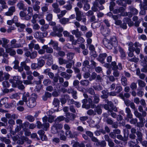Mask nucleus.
Instances as JSON below:
<instances>
[{
    "label": "nucleus",
    "instance_id": "32",
    "mask_svg": "<svg viewBox=\"0 0 147 147\" xmlns=\"http://www.w3.org/2000/svg\"><path fill=\"white\" fill-rule=\"evenodd\" d=\"M17 6L18 8L20 10H26V8H24V5L22 1H20L17 4Z\"/></svg>",
    "mask_w": 147,
    "mask_h": 147
},
{
    "label": "nucleus",
    "instance_id": "39",
    "mask_svg": "<svg viewBox=\"0 0 147 147\" xmlns=\"http://www.w3.org/2000/svg\"><path fill=\"white\" fill-rule=\"evenodd\" d=\"M127 44L128 46L129 51H135V48L133 47L134 45L133 43L131 42H129Z\"/></svg>",
    "mask_w": 147,
    "mask_h": 147
},
{
    "label": "nucleus",
    "instance_id": "5",
    "mask_svg": "<svg viewBox=\"0 0 147 147\" xmlns=\"http://www.w3.org/2000/svg\"><path fill=\"white\" fill-rule=\"evenodd\" d=\"M20 79L21 77L20 76H15L13 79H10L9 81L12 84V86L13 87H16L17 84L23 83V82L20 80Z\"/></svg>",
    "mask_w": 147,
    "mask_h": 147
},
{
    "label": "nucleus",
    "instance_id": "15",
    "mask_svg": "<svg viewBox=\"0 0 147 147\" xmlns=\"http://www.w3.org/2000/svg\"><path fill=\"white\" fill-rule=\"evenodd\" d=\"M34 77L32 75L28 76L27 77V80H24L23 82L26 85H30L32 84V80H33Z\"/></svg>",
    "mask_w": 147,
    "mask_h": 147
},
{
    "label": "nucleus",
    "instance_id": "20",
    "mask_svg": "<svg viewBox=\"0 0 147 147\" xmlns=\"http://www.w3.org/2000/svg\"><path fill=\"white\" fill-rule=\"evenodd\" d=\"M17 41L16 39H14L12 40L10 42V46L11 48H17L20 47V45L16 43Z\"/></svg>",
    "mask_w": 147,
    "mask_h": 147
},
{
    "label": "nucleus",
    "instance_id": "7",
    "mask_svg": "<svg viewBox=\"0 0 147 147\" xmlns=\"http://www.w3.org/2000/svg\"><path fill=\"white\" fill-rule=\"evenodd\" d=\"M29 96V94L28 92L24 93L23 95L22 98V100H20L16 105L17 106L19 105H23L25 102L26 104V102H27V98Z\"/></svg>",
    "mask_w": 147,
    "mask_h": 147
},
{
    "label": "nucleus",
    "instance_id": "4",
    "mask_svg": "<svg viewBox=\"0 0 147 147\" xmlns=\"http://www.w3.org/2000/svg\"><path fill=\"white\" fill-rule=\"evenodd\" d=\"M83 104L82 107L86 109H88L92 106L93 104L92 99L91 98H89L88 100L87 99H84L82 100Z\"/></svg>",
    "mask_w": 147,
    "mask_h": 147
},
{
    "label": "nucleus",
    "instance_id": "18",
    "mask_svg": "<svg viewBox=\"0 0 147 147\" xmlns=\"http://www.w3.org/2000/svg\"><path fill=\"white\" fill-rule=\"evenodd\" d=\"M140 57L141 59V63L143 64L144 66H147V57H144V56L142 54L140 55Z\"/></svg>",
    "mask_w": 147,
    "mask_h": 147
},
{
    "label": "nucleus",
    "instance_id": "29",
    "mask_svg": "<svg viewBox=\"0 0 147 147\" xmlns=\"http://www.w3.org/2000/svg\"><path fill=\"white\" fill-rule=\"evenodd\" d=\"M6 51L7 53H9L10 55L12 56L15 55L16 53L15 50L10 48H6Z\"/></svg>",
    "mask_w": 147,
    "mask_h": 147
},
{
    "label": "nucleus",
    "instance_id": "2",
    "mask_svg": "<svg viewBox=\"0 0 147 147\" xmlns=\"http://www.w3.org/2000/svg\"><path fill=\"white\" fill-rule=\"evenodd\" d=\"M37 98L36 95L32 94L26 102V105L28 107L30 108L34 107L36 105V99Z\"/></svg>",
    "mask_w": 147,
    "mask_h": 147
},
{
    "label": "nucleus",
    "instance_id": "60",
    "mask_svg": "<svg viewBox=\"0 0 147 147\" xmlns=\"http://www.w3.org/2000/svg\"><path fill=\"white\" fill-rule=\"evenodd\" d=\"M94 102L95 103H97L99 101L98 96V95L95 94L94 96Z\"/></svg>",
    "mask_w": 147,
    "mask_h": 147
},
{
    "label": "nucleus",
    "instance_id": "58",
    "mask_svg": "<svg viewBox=\"0 0 147 147\" xmlns=\"http://www.w3.org/2000/svg\"><path fill=\"white\" fill-rule=\"evenodd\" d=\"M65 117L63 116L58 117L55 120V121L59 122L65 119Z\"/></svg>",
    "mask_w": 147,
    "mask_h": 147
},
{
    "label": "nucleus",
    "instance_id": "50",
    "mask_svg": "<svg viewBox=\"0 0 147 147\" xmlns=\"http://www.w3.org/2000/svg\"><path fill=\"white\" fill-rule=\"evenodd\" d=\"M138 85L140 87H145L146 85L145 83L141 80H138Z\"/></svg>",
    "mask_w": 147,
    "mask_h": 147
},
{
    "label": "nucleus",
    "instance_id": "43",
    "mask_svg": "<svg viewBox=\"0 0 147 147\" xmlns=\"http://www.w3.org/2000/svg\"><path fill=\"white\" fill-rule=\"evenodd\" d=\"M61 75L64 78H66L67 80L69 79L71 76V75H69L67 74L65 72H63L61 73Z\"/></svg>",
    "mask_w": 147,
    "mask_h": 147
},
{
    "label": "nucleus",
    "instance_id": "63",
    "mask_svg": "<svg viewBox=\"0 0 147 147\" xmlns=\"http://www.w3.org/2000/svg\"><path fill=\"white\" fill-rule=\"evenodd\" d=\"M51 132L53 134H55L57 132L58 133V130L54 124L51 127Z\"/></svg>",
    "mask_w": 147,
    "mask_h": 147
},
{
    "label": "nucleus",
    "instance_id": "47",
    "mask_svg": "<svg viewBox=\"0 0 147 147\" xmlns=\"http://www.w3.org/2000/svg\"><path fill=\"white\" fill-rule=\"evenodd\" d=\"M19 15L21 17L24 18L26 20H29L30 19H26V17L27 16V14L24 11H20V12Z\"/></svg>",
    "mask_w": 147,
    "mask_h": 147
},
{
    "label": "nucleus",
    "instance_id": "40",
    "mask_svg": "<svg viewBox=\"0 0 147 147\" xmlns=\"http://www.w3.org/2000/svg\"><path fill=\"white\" fill-rule=\"evenodd\" d=\"M121 83L124 86H126L127 85V79L124 76H123L121 77Z\"/></svg>",
    "mask_w": 147,
    "mask_h": 147
},
{
    "label": "nucleus",
    "instance_id": "48",
    "mask_svg": "<svg viewBox=\"0 0 147 147\" xmlns=\"http://www.w3.org/2000/svg\"><path fill=\"white\" fill-rule=\"evenodd\" d=\"M25 118L30 122H33L34 120V118L31 115H28L25 117Z\"/></svg>",
    "mask_w": 147,
    "mask_h": 147
},
{
    "label": "nucleus",
    "instance_id": "36",
    "mask_svg": "<svg viewBox=\"0 0 147 147\" xmlns=\"http://www.w3.org/2000/svg\"><path fill=\"white\" fill-rule=\"evenodd\" d=\"M125 10V8L123 7H120L119 9H117L113 11L114 13L116 14L122 12Z\"/></svg>",
    "mask_w": 147,
    "mask_h": 147
},
{
    "label": "nucleus",
    "instance_id": "10",
    "mask_svg": "<svg viewBox=\"0 0 147 147\" xmlns=\"http://www.w3.org/2000/svg\"><path fill=\"white\" fill-rule=\"evenodd\" d=\"M143 4L141 0H136V2L140 3L139 6L141 9L147 10V0H143Z\"/></svg>",
    "mask_w": 147,
    "mask_h": 147
},
{
    "label": "nucleus",
    "instance_id": "42",
    "mask_svg": "<svg viewBox=\"0 0 147 147\" xmlns=\"http://www.w3.org/2000/svg\"><path fill=\"white\" fill-rule=\"evenodd\" d=\"M21 65L23 67L25 70L26 71H29L30 69V67L26 65V63L25 62H22L20 63Z\"/></svg>",
    "mask_w": 147,
    "mask_h": 147
},
{
    "label": "nucleus",
    "instance_id": "46",
    "mask_svg": "<svg viewBox=\"0 0 147 147\" xmlns=\"http://www.w3.org/2000/svg\"><path fill=\"white\" fill-rule=\"evenodd\" d=\"M136 134L137 136V139L140 142L142 140V134L140 132L137 131Z\"/></svg>",
    "mask_w": 147,
    "mask_h": 147
},
{
    "label": "nucleus",
    "instance_id": "59",
    "mask_svg": "<svg viewBox=\"0 0 147 147\" xmlns=\"http://www.w3.org/2000/svg\"><path fill=\"white\" fill-rule=\"evenodd\" d=\"M111 65L112 66V69L113 70H115L118 69V66L117 65V64L115 61H113L111 63Z\"/></svg>",
    "mask_w": 147,
    "mask_h": 147
},
{
    "label": "nucleus",
    "instance_id": "19",
    "mask_svg": "<svg viewBox=\"0 0 147 147\" xmlns=\"http://www.w3.org/2000/svg\"><path fill=\"white\" fill-rule=\"evenodd\" d=\"M27 140V138L24 136H22L20 137H19L17 142V144L19 145H22L24 143L25 140Z\"/></svg>",
    "mask_w": 147,
    "mask_h": 147
},
{
    "label": "nucleus",
    "instance_id": "11",
    "mask_svg": "<svg viewBox=\"0 0 147 147\" xmlns=\"http://www.w3.org/2000/svg\"><path fill=\"white\" fill-rule=\"evenodd\" d=\"M15 11L16 9L15 6H11L8 9V11L5 12V15L7 16H11Z\"/></svg>",
    "mask_w": 147,
    "mask_h": 147
},
{
    "label": "nucleus",
    "instance_id": "30",
    "mask_svg": "<svg viewBox=\"0 0 147 147\" xmlns=\"http://www.w3.org/2000/svg\"><path fill=\"white\" fill-rule=\"evenodd\" d=\"M5 116L8 119L12 118L13 119H17L18 116L15 114L11 115L9 113H7L5 114Z\"/></svg>",
    "mask_w": 147,
    "mask_h": 147
},
{
    "label": "nucleus",
    "instance_id": "56",
    "mask_svg": "<svg viewBox=\"0 0 147 147\" xmlns=\"http://www.w3.org/2000/svg\"><path fill=\"white\" fill-rule=\"evenodd\" d=\"M69 21V18H63L60 19V22L62 24H66Z\"/></svg>",
    "mask_w": 147,
    "mask_h": 147
},
{
    "label": "nucleus",
    "instance_id": "27",
    "mask_svg": "<svg viewBox=\"0 0 147 147\" xmlns=\"http://www.w3.org/2000/svg\"><path fill=\"white\" fill-rule=\"evenodd\" d=\"M70 1H68L67 3L68 4L64 5L63 7V8L64 9H65L67 10L70 11L71 10L72 8V6L71 4L70 3Z\"/></svg>",
    "mask_w": 147,
    "mask_h": 147
},
{
    "label": "nucleus",
    "instance_id": "14",
    "mask_svg": "<svg viewBox=\"0 0 147 147\" xmlns=\"http://www.w3.org/2000/svg\"><path fill=\"white\" fill-rule=\"evenodd\" d=\"M52 6L53 8V11L54 12L57 13H60L61 10L57 3H53L52 4Z\"/></svg>",
    "mask_w": 147,
    "mask_h": 147
},
{
    "label": "nucleus",
    "instance_id": "6",
    "mask_svg": "<svg viewBox=\"0 0 147 147\" xmlns=\"http://www.w3.org/2000/svg\"><path fill=\"white\" fill-rule=\"evenodd\" d=\"M129 9L130 12H125L123 15V16H128L129 17H131L132 15H136L138 13V11L135 8L132 6H129Z\"/></svg>",
    "mask_w": 147,
    "mask_h": 147
},
{
    "label": "nucleus",
    "instance_id": "35",
    "mask_svg": "<svg viewBox=\"0 0 147 147\" xmlns=\"http://www.w3.org/2000/svg\"><path fill=\"white\" fill-rule=\"evenodd\" d=\"M43 58L47 59V61L50 63H52L53 62V56L49 54L43 57Z\"/></svg>",
    "mask_w": 147,
    "mask_h": 147
},
{
    "label": "nucleus",
    "instance_id": "22",
    "mask_svg": "<svg viewBox=\"0 0 147 147\" xmlns=\"http://www.w3.org/2000/svg\"><path fill=\"white\" fill-rule=\"evenodd\" d=\"M109 40H110V42L112 44L113 47L116 46L117 44L118 41L117 38L115 36H113Z\"/></svg>",
    "mask_w": 147,
    "mask_h": 147
},
{
    "label": "nucleus",
    "instance_id": "34",
    "mask_svg": "<svg viewBox=\"0 0 147 147\" xmlns=\"http://www.w3.org/2000/svg\"><path fill=\"white\" fill-rule=\"evenodd\" d=\"M93 6L92 7V9L93 11H96L98 10L97 7H98L99 4L96 1L94 2L93 4Z\"/></svg>",
    "mask_w": 147,
    "mask_h": 147
},
{
    "label": "nucleus",
    "instance_id": "38",
    "mask_svg": "<svg viewBox=\"0 0 147 147\" xmlns=\"http://www.w3.org/2000/svg\"><path fill=\"white\" fill-rule=\"evenodd\" d=\"M66 116L70 120H73L75 118V115L72 113H68L66 114Z\"/></svg>",
    "mask_w": 147,
    "mask_h": 147
},
{
    "label": "nucleus",
    "instance_id": "23",
    "mask_svg": "<svg viewBox=\"0 0 147 147\" xmlns=\"http://www.w3.org/2000/svg\"><path fill=\"white\" fill-rule=\"evenodd\" d=\"M0 140L3 142H4L6 144H8L11 143V140L6 137H0Z\"/></svg>",
    "mask_w": 147,
    "mask_h": 147
},
{
    "label": "nucleus",
    "instance_id": "44",
    "mask_svg": "<svg viewBox=\"0 0 147 147\" xmlns=\"http://www.w3.org/2000/svg\"><path fill=\"white\" fill-rule=\"evenodd\" d=\"M2 40L3 43L2 45V46L6 49L7 47V46L6 45V44L9 42V40L5 38H2Z\"/></svg>",
    "mask_w": 147,
    "mask_h": 147
},
{
    "label": "nucleus",
    "instance_id": "45",
    "mask_svg": "<svg viewBox=\"0 0 147 147\" xmlns=\"http://www.w3.org/2000/svg\"><path fill=\"white\" fill-rule=\"evenodd\" d=\"M80 83L82 86H86L89 84V82L88 80H82L80 81Z\"/></svg>",
    "mask_w": 147,
    "mask_h": 147
},
{
    "label": "nucleus",
    "instance_id": "9",
    "mask_svg": "<svg viewBox=\"0 0 147 147\" xmlns=\"http://www.w3.org/2000/svg\"><path fill=\"white\" fill-rule=\"evenodd\" d=\"M47 32H41L38 31L34 33V36L35 38L39 39L45 37L47 35Z\"/></svg>",
    "mask_w": 147,
    "mask_h": 147
},
{
    "label": "nucleus",
    "instance_id": "51",
    "mask_svg": "<svg viewBox=\"0 0 147 147\" xmlns=\"http://www.w3.org/2000/svg\"><path fill=\"white\" fill-rule=\"evenodd\" d=\"M37 55V53L36 51H34L30 53V57L31 59L35 58Z\"/></svg>",
    "mask_w": 147,
    "mask_h": 147
},
{
    "label": "nucleus",
    "instance_id": "1",
    "mask_svg": "<svg viewBox=\"0 0 147 147\" xmlns=\"http://www.w3.org/2000/svg\"><path fill=\"white\" fill-rule=\"evenodd\" d=\"M74 10L76 12V17L74 14H72L71 15L69 19H72L75 18L78 21L80 22L82 20V22L84 24H85L86 22V19L85 17L82 18V16L83 15L82 12L80 10L78 7H75L74 8Z\"/></svg>",
    "mask_w": 147,
    "mask_h": 147
},
{
    "label": "nucleus",
    "instance_id": "53",
    "mask_svg": "<svg viewBox=\"0 0 147 147\" xmlns=\"http://www.w3.org/2000/svg\"><path fill=\"white\" fill-rule=\"evenodd\" d=\"M67 59L69 60H71L73 59L74 54L71 53H69L67 55Z\"/></svg>",
    "mask_w": 147,
    "mask_h": 147
},
{
    "label": "nucleus",
    "instance_id": "13",
    "mask_svg": "<svg viewBox=\"0 0 147 147\" xmlns=\"http://www.w3.org/2000/svg\"><path fill=\"white\" fill-rule=\"evenodd\" d=\"M103 43L105 46L108 49H111L113 47V45L110 42V40L109 39H105L103 40Z\"/></svg>",
    "mask_w": 147,
    "mask_h": 147
},
{
    "label": "nucleus",
    "instance_id": "8",
    "mask_svg": "<svg viewBox=\"0 0 147 147\" xmlns=\"http://www.w3.org/2000/svg\"><path fill=\"white\" fill-rule=\"evenodd\" d=\"M37 127L38 129L43 128L45 131L47 130V129L49 127V124L48 123H44L42 124L41 122L37 121L36 122Z\"/></svg>",
    "mask_w": 147,
    "mask_h": 147
},
{
    "label": "nucleus",
    "instance_id": "21",
    "mask_svg": "<svg viewBox=\"0 0 147 147\" xmlns=\"http://www.w3.org/2000/svg\"><path fill=\"white\" fill-rule=\"evenodd\" d=\"M28 13L26 17L27 19H30L32 15L33 9L32 7H28L27 9Z\"/></svg>",
    "mask_w": 147,
    "mask_h": 147
},
{
    "label": "nucleus",
    "instance_id": "28",
    "mask_svg": "<svg viewBox=\"0 0 147 147\" xmlns=\"http://www.w3.org/2000/svg\"><path fill=\"white\" fill-rule=\"evenodd\" d=\"M107 56V54L105 53L100 54L98 58V60L101 63H103V61Z\"/></svg>",
    "mask_w": 147,
    "mask_h": 147
},
{
    "label": "nucleus",
    "instance_id": "16",
    "mask_svg": "<svg viewBox=\"0 0 147 147\" xmlns=\"http://www.w3.org/2000/svg\"><path fill=\"white\" fill-rule=\"evenodd\" d=\"M58 135L59 136L60 140L64 141H65L66 140L67 138L64 135V131L61 130L59 131L58 132Z\"/></svg>",
    "mask_w": 147,
    "mask_h": 147
},
{
    "label": "nucleus",
    "instance_id": "55",
    "mask_svg": "<svg viewBox=\"0 0 147 147\" xmlns=\"http://www.w3.org/2000/svg\"><path fill=\"white\" fill-rule=\"evenodd\" d=\"M120 96H121L122 98L124 100L125 103V105L127 106H129L131 103L130 101L129 100L127 99L125 100L123 96V95L122 94H120Z\"/></svg>",
    "mask_w": 147,
    "mask_h": 147
},
{
    "label": "nucleus",
    "instance_id": "61",
    "mask_svg": "<svg viewBox=\"0 0 147 147\" xmlns=\"http://www.w3.org/2000/svg\"><path fill=\"white\" fill-rule=\"evenodd\" d=\"M52 45L53 49H55L58 51H59L61 50V48L58 47V43L57 42H56Z\"/></svg>",
    "mask_w": 147,
    "mask_h": 147
},
{
    "label": "nucleus",
    "instance_id": "31",
    "mask_svg": "<svg viewBox=\"0 0 147 147\" xmlns=\"http://www.w3.org/2000/svg\"><path fill=\"white\" fill-rule=\"evenodd\" d=\"M124 22H126L129 26H132L134 24V22L128 18H125L123 19Z\"/></svg>",
    "mask_w": 147,
    "mask_h": 147
},
{
    "label": "nucleus",
    "instance_id": "3",
    "mask_svg": "<svg viewBox=\"0 0 147 147\" xmlns=\"http://www.w3.org/2000/svg\"><path fill=\"white\" fill-rule=\"evenodd\" d=\"M53 31L51 32V35L53 36H57L59 37H61L63 35L61 33L63 31V29L61 26H55L53 27Z\"/></svg>",
    "mask_w": 147,
    "mask_h": 147
},
{
    "label": "nucleus",
    "instance_id": "57",
    "mask_svg": "<svg viewBox=\"0 0 147 147\" xmlns=\"http://www.w3.org/2000/svg\"><path fill=\"white\" fill-rule=\"evenodd\" d=\"M92 141L93 142L96 143V145L99 146L100 145V142H99L98 140L94 136H92L91 138Z\"/></svg>",
    "mask_w": 147,
    "mask_h": 147
},
{
    "label": "nucleus",
    "instance_id": "25",
    "mask_svg": "<svg viewBox=\"0 0 147 147\" xmlns=\"http://www.w3.org/2000/svg\"><path fill=\"white\" fill-rule=\"evenodd\" d=\"M42 58H43V57H40L38 59V65L39 67H42L45 63L44 61L42 59Z\"/></svg>",
    "mask_w": 147,
    "mask_h": 147
},
{
    "label": "nucleus",
    "instance_id": "64",
    "mask_svg": "<svg viewBox=\"0 0 147 147\" xmlns=\"http://www.w3.org/2000/svg\"><path fill=\"white\" fill-rule=\"evenodd\" d=\"M54 124L58 130V129H61L63 128V126L61 124L55 123Z\"/></svg>",
    "mask_w": 147,
    "mask_h": 147
},
{
    "label": "nucleus",
    "instance_id": "17",
    "mask_svg": "<svg viewBox=\"0 0 147 147\" xmlns=\"http://www.w3.org/2000/svg\"><path fill=\"white\" fill-rule=\"evenodd\" d=\"M67 92L69 94H71L72 96L74 99H76L77 98L76 91L74 90L72 88H69Z\"/></svg>",
    "mask_w": 147,
    "mask_h": 147
},
{
    "label": "nucleus",
    "instance_id": "26",
    "mask_svg": "<svg viewBox=\"0 0 147 147\" xmlns=\"http://www.w3.org/2000/svg\"><path fill=\"white\" fill-rule=\"evenodd\" d=\"M118 50L120 53L121 57L122 59H125L126 54L125 53L123 49L120 47H118Z\"/></svg>",
    "mask_w": 147,
    "mask_h": 147
},
{
    "label": "nucleus",
    "instance_id": "41",
    "mask_svg": "<svg viewBox=\"0 0 147 147\" xmlns=\"http://www.w3.org/2000/svg\"><path fill=\"white\" fill-rule=\"evenodd\" d=\"M102 95L101 96V97L102 98H105L108 97L109 94L107 90H103L102 91Z\"/></svg>",
    "mask_w": 147,
    "mask_h": 147
},
{
    "label": "nucleus",
    "instance_id": "52",
    "mask_svg": "<svg viewBox=\"0 0 147 147\" xmlns=\"http://www.w3.org/2000/svg\"><path fill=\"white\" fill-rule=\"evenodd\" d=\"M122 90V87L119 85L117 84L115 88V90L117 93H119Z\"/></svg>",
    "mask_w": 147,
    "mask_h": 147
},
{
    "label": "nucleus",
    "instance_id": "33",
    "mask_svg": "<svg viewBox=\"0 0 147 147\" xmlns=\"http://www.w3.org/2000/svg\"><path fill=\"white\" fill-rule=\"evenodd\" d=\"M125 112L127 113V117L130 119L132 117L133 115L131 113V111L130 109L128 107L126 108L125 109Z\"/></svg>",
    "mask_w": 147,
    "mask_h": 147
},
{
    "label": "nucleus",
    "instance_id": "24",
    "mask_svg": "<svg viewBox=\"0 0 147 147\" xmlns=\"http://www.w3.org/2000/svg\"><path fill=\"white\" fill-rule=\"evenodd\" d=\"M42 48L46 50L47 53H52L53 52V50L51 47H49L47 45H44L42 47Z\"/></svg>",
    "mask_w": 147,
    "mask_h": 147
},
{
    "label": "nucleus",
    "instance_id": "37",
    "mask_svg": "<svg viewBox=\"0 0 147 147\" xmlns=\"http://www.w3.org/2000/svg\"><path fill=\"white\" fill-rule=\"evenodd\" d=\"M29 125V122L26 121L21 125V127L23 129L24 131H25L26 130H27V128L28 127Z\"/></svg>",
    "mask_w": 147,
    "mask_h": 147
},
{
    "label": "nucleus",
    "instance_id": "54",
    "mask_svg": "<svg viewBox=\"0 0 147 147\" xmlns=\"http://www.w3.org/2000/svg\"><path fill=\"white\" fill-rule=\"evenodd\" d=\"M49 25L48 24H46L42 26L40 28V30L42 31H44L48 29Z\"/></svg>",
    "mask_w": 147,
    "mask_h": 147
},
{
    "label": "nucleus",
    "instance_id": "49",
    "mask_svg": "<svg viewBox=\"0 0 147 147\" xmlns=\"http://www.w3.org/2000/svg\"><path fill=\"white\" fill-rule=\"evenodd\" d=\"M59 64L61 65L63 64H66L68 63V61L67 60L61 58L59 59Z\"/></svg>",
    "mask_w": 147,
    "mask_h": 147
},
{
    "label": "nucleus",
    "instance_id": "62",
    "mask_svg": "<svg viewBox=\"0 0 147 147\" xmlns=\"http://www.w3.org/2000/svg\"><path fill=\"white\" fill-rule=\"evenodd\" d=\"M136 141L137 143L132 141H131L129 142L128 144L129 145V146L130 147H134V146H135L138 143V141H137V140H136Z\"/></svg>",
    "mask_w": 147,
    "mask_h": 147
},
{
    "label": "nucleus",
    "instance_id": "12",
    "mask_svg": "<svg viewBox=\"0 0 147 147\" xmlns=\"http://www.w3.org/2000/svg\"><path fill=\"white\" fill-rule=\"evenodd\" d=\"M82 2L84 5L83 9L85 11H87L90 8V5L89 3L88 0H82Z\"/></svg>",
    "mask_w": 147,
    "mask_h": 147
}]
</instances>
